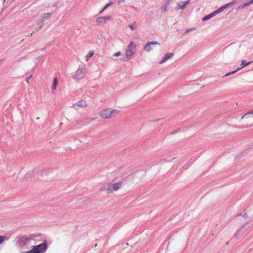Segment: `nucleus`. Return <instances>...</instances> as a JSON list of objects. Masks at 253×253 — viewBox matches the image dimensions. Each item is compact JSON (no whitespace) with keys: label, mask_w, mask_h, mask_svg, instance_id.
Masks as SVG:
<instances>
[{"label":"nucleus","mask_w":253,"mask_h":253,"mask_svg":"<svg viewBox=\"0 0 253 253\" xmlns=\"http://www.w3.org/2000/svg\"><path fill=\"white\" fill-rule=\"evenodd\" d=\"M123 182L118 181L117 182H110L105 183L101 188L100 191H105L107 194H110L113 192L117 191L122 188Z\"/></svg>","instance_id":"nucleus-1"},{"label":"nucleus","mask_w":253,"mask_h":253,"mask_svg":"<svg viewBox=\"0 0 253 253\" xmlns=\"http://www.w3.org/2000/svg\"><path fill=\"white\" fill-rule=\"evenodd\" d=\"M37 236L35 234L20 235L16 238V245L18 247L23 248L28 245V243L34 240Z\"/></svg>","instance_id":"nucleus-2"},{"label":"nucleus","mask_w":253,"mask_h":253,"mask_svg":"<svg viewBox=\"0 0 253 253\" xmlns=\"http://www.w3.org/2000/svg\"><path fill=\"white\" fill-rule=\"evenodd\" d=\"M118 113L119 111L117 109L106 108L101 110L99 114L101 118L103 119H110L116 116Z\"/></svg>","instance_id":"nucleus-3"},{"label":"nucleus","mask_w":253,"mask_h":253,"mask_svg":"<svg viewBox=\"0 0 253 253\" xmlns=\"http://www.w3.org/2000/svg\"><path fill=\"white\" fill-rule=\"evenodd\" d=\"M136 50V44L134 42H131L127 46L125 56L126 59H129L133 57Z\"/></svg>","instance_id":"nucleus-4"},{"label":"nucleus","mask_w":253,"mask_h":253,"mask_svg":"<svg viewBox=\"0 0 253 253\" xmlns=\"http://www.w3.org/2000/svg\"><path fill=\"white\" fill-rule=\"evenodd\" d=\"M47 246L46 243L41 244L37 246H34L33 249L24 253H41L46 251Z\"/></svg>","instance_id":"nucleus-5"},{"label":"nucleus","mask_w":253,"mask_h":253,"mask_svg":"<svg viewBox=\"0 0 253 253\" xmlns=\"http://www.w3.org/2000/svg\"><path fill=\"white\" fill-rule=\"evenodd\" d=\"M85 74V70L84 68L78 69L75 72L74 76L76 79H81L84 77Z\"/></svg>","instance_id":"nucleus-6"},{"label":"nucleus","mask_w":253,"mask_h":253,"mask_svg":"<svg viewBox=\"0 0 253 253\" xmlns=\"http://www.w3.org/2000/svg\"><path fill=\"white\" fill-rule=\"evenodd\" d=\"M246 225H244L242 226L241 228H240L238 231L235 234L234 237L236 238L237 239H240L242 236H243L246 232L245 231Z\"/></svg>","instance_id":"nucleus-7"},{"label":"nucleus","mask_w":253,"mask_h":253,"mask_svg":"<svg viewBox=\"0 0 253 253\" xmlns=\"http://www.w3.org/2000/svg\"><path fill=\"white\" fill-rule=\"evenodd\" d=\"M236 2V0H233L232 2L222 6V7H221L220 8H219V9H217L218 13H219L221 12L222 11H223L224 10H225L226 8H230V7L233 6L235 4Z\"/></svg>","instance_id":"nucleus-8"},{"label":"nucleus","mask_w":253,"mask_h":253,"mask_svg":"<svg viewBox=\"0 0 253 253\" xmlns=\"http://www.w3.org/2000/svg\"><path fill=\"white\" fill-rule=\"evenodd\" d=\"M253 61H251V62H247L245 60H243L241 62V65L242 66V67L241 68H239L238 69H237L235 71H234L233 72H231L230 73H229L228 74H226L225 75V76H228V75H231V74H233L235 73H236L237 71L239 70L240 69L250 64Z\"/></svg>","instance_id":"nucleus-9"},{"label":"nucleus","mask_w":253,"mask_h":253,"mask_svg":"<svg viewBox=\"0 0 253 253\" xmlns=\"http://www.w3.org/2000/svg\"><path fill=\"white\" fill-rule=\"evenodd\" d=\"M159 43L157 42H148L146 45L144 46V49L147 52H149L152 50V48L151 47V44H158Z\"/></svg>","instance_id":"nucleus-10"},{"label":"nucleus","mask_w":253,"mask_h":253,"mask_svg":"<svg viewBox=\"0 0 253 253\" xmlns=\"http://www.w3.org/2000/svg\"><path fill=\"white\" fill-rule=\"evenodd\" d=\"M218 12L217 10L214 11L213 12L211 13V14L208 15H207V16H204L202 20L203 21H206L207 20H208L209 19L214 16L215 15H216V14H218Z\"/></svg>","instance_id":"nucleus-11"},{"label":"nucleus","mask_w":253,"mask_h":253,"mask_svg":"<svg viewBox=\"0 0 253 253\" xmlns=\"http://www.w3.org/2000/svg\"><path fill=\"white\" fill-rule=\"evenodd\" d=\"M173 55V54L172 53H167L164 57L163 58V60L160 62V64H162L164 62H165L166 61H167L168 59H170V58H171Z\"/></svg>","instance_id":"nucleus-12"},{"label":"nucleus","mask_w":253,"mask_h":253,"mask_svg":"<svg viewBox=\"0 0 253 253\" xmlns=\"http://www.w3.org/2000/svg\"><path fill=\"white\" fill-rule=\"evenodd\" d=\"M110 17L109 16L100 17L96 19V22L98 23H102L105 22L106 20H109Z\"/></svg>","instance_id":"nucleus-13"},{"label":"nucleus","mask_w":253,"mask_h":253,"mask_svg":"<svg viewBox=\"0 0 253 253\" xmlns=\"http://www.w3.org/2000/svg\"><path fill=\"white\" fill-rule=\"evenodd\" d=\"M250 118H253V110L250 111L245 114L242 117V119H249Z\"/></svg>","instance_id":"nucleus-14"},{"label":"nucleus","mask_w":253,"mask_h":253,"mask_svg":"<svg viewBox=\"0 0 253 253\" xmlns=\"http://www.w3.org/2000/svg\"><path fill=\"white\" fill-rule=\"evenodd\" d=\"M75 105L77 106L85 107L86 106V103L84 101H80L77 102Z\"/></svg>","instance_id":"nucleus-15"},{"label":"nucleus","mask_w":253,"mask_h":253,"mask_svg":"<svg viewBox=\"0 0 253 253\" xmlns=\"http://www.w3.org/2000/svg\"><path fill=\"white\" fill-rule=\"evenodd\" d=\"M94 54V52L93 51L90 50L88 52L87 54L86 55V60L87 61H88L89 59L92 57Z\"/></svg>","instance_id":"nucleus-16"},{"label":"nucleus","mask_w":253,"mask_h":253,"mask_svg":"<svg viewBox=\"0 0 253 253\" xmlns=\"http://www.w3.org/2000/svg\"><path fill=\"white\" fill-rule=\"evenodd\" d=\"M58 82V81L57 78H54L53 84L52 85V87L53 88V89L54 90H56V86L57 85Z\"/></svg>","instance_id":"nucleus-17"},{"label":"nucleus","mask_w":253,"mask_h":253,"mask_svg":"<svg viewBox=\"0 0 253 253\" xmlns=\"http://www.w3.org/2000/svg\"><path fill=\"white\" fill-rule=\"evenodd\" d=\"M51 16V13H46L44 14V15L42 17V21H43L45 20V18H49Z\"/></svg>","instance_id":"nucleus-18"},{"label":"nucleus","mask_w":253,"mask_h":253,"mask_svg":"<svg viewBox=\"0 0 253 253\" xmlns=\"http://www.w3.org/2000/svg\"><path fill=\"white\" fill-rule=\"evenodd\" d=\"M181 4H178V8H182L183 7H184L186 4H188V1H186V2H180Z\"/></svg>","instance_id":"nucleus-19"},{"label":"nucleus","mask_w":253,"mask_h":253,"mask_svg":"<svg viewBox=\"0 0 253 253\" xmlns=\"http://www.w3.org/2000/svg\"><path fill=\"white\" fill-rule=\"evenodd\" d=\"M248 5H249V3H245V4H243V5H241V6H239V7L237 8V10L241 9H242L243 8H244V7L247 6H248Z\"/></svg>","instance_id":"nucleus-20"},{"label":"nucleus","mask_w":253,"mask_h":253,"mask_svg":"<svg viewBox=\"0 0 253 253\" xmlns=\"http://www.w3.org/2000/svg\"><path fill=\"white\" fill-rule=\"evenodd\" d=\"M5 236L0 235V245L4 241Z\"/></svg>","instance_id":"nucleus-21"},{"label":"nucleus","mask_w":253,"mask_h":253,"mask_svg":"<svg viewBox=\"0 0 253 253\" xmlns=\"http://www.w3.org/2000/svg\"><path fill=\"white\" fill-rule=\"evenodd\" d=\"M112 4V2H110V3H109L108 4H107L104 7V8L102 9V10L100 12V13L102 12L104 10H105L107 8V7L108 6H109L110 5H111V4Z\"/></svg>","instance_id":"nucleus-22"},{"label":"nucleus","mask_w":253,"mask_h":253,"mask_svg":"<svg viewBox=\"0 0 253 253\" xmlns=\"http://www.w3.org/2000/svg\"><path fill=\"white\" fill-rule=\"evenodd\" d=\"M121 54V52L120 51H118L117 52L113 54V56H114V57H118V56H120Z\"/></svg>","instance_id":"nucleus-23"},{"label":"nucleus","mask_w":253,"mask_h":253,"mask_svg":"<svg viewBox=\"0 0 253 253\" xmlns=\"http://www.w3.org/2000/svg\"><path fill=\"white\" fill-rule=\"evenodd\" d=\"M129 27L132 31L134 30L136 28L135 25H134L133 24L129 25Z\"/></svg>","instance_id":"nucleus-24"},{"label":"nucleus","mask_w":253,"mask_h":253,"mask_svg":"<svg viewBox=\"0 0 253 253\" xmlns=\"http://www.w3.org/2000/svg\"><path fill=\"white\" fill-rule=\"evenodd\" d=\"M31 78V76H30L29 78H27L26 82H27L28 84H29V83H30V80Z\"/></svg>","instance_id":"nucleus-25"},{"label":"nucleus","mask_w":253,"mask_h":253,"mask_svg":"<svg viewBox=\"0 0 253 253\" xmlns=\"http://www.w3.org/2000/svg\"><path fill=\"white\" fill-rule=\"evenodd\" d=\"M125 1V0H119L118 3L120 4L121 3L124 2Z\"/></svg>","instance_id":"nucleus-26"},{"label":"nucleus","mask_w":253,"mask_h":253,"mask_svg":"<svg viewBox=\"0 0 253 253\" xmlns=\"http://www.w3.org/2000/svg\"><path fill=\"white\" fill-rule=\"evenodd\" d=\"M253 3V0H252L250 2H248V3H249V5Z\"/></svg>","instance_id":"nucleus-27"},{"label":"nucleus","mask_w":253,"mask_h":253,"mask_svg":"<svg viewBox=\"0 0 253 253\" xmlns=\"http://www.w3.org/2000/svg\"><path fill=\"white\" fill-rule=\"evenodd\" d=\"M246 215H247V214H246V213H244V216H246Z\"/></svg>","instance_id":"nucleus-28"},{"label":"nucleus","mask_w":253,"mask_h":253,"mask_svg":"<svg viewBox=\"0 0 253 253\" xmlns=\"http://www.w3.org/2000/svg\"><path fill=\"white\" fill-rule=\"evenodd\" d=\"M6 0H3V2H5Z\"/></svg>","instance_id":"nucleus-29"}]
</instances>
